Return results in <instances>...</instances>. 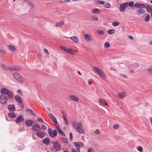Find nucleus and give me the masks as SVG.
I'll return each instance as SVG.
<instances>
[{
    "label": "nucleus",
    "mask_w": 152,
    "mask_h": 152,
    "mask_svg": "<svg viewBox=\"0 0 152 152\" xmlns=\"http://www.w3.org/2000/svg\"><path fill=\"white\" fill-rule=\"evenodd\" d=\"M72 124L77 132L81 134H83L85 133L84 130L82 128V124L80 123H77L75 121H73Z\"/></svg>",
    "instance_id": "1"
},
{
    "label": "nucleus",
    "mask_w": 152,
    "mask_h": 152,
    "mask_svg": "<svg viewBox=\"0 0 152 152\" xmlns=\"http://www.w3.org/2000/svg\"><path fill=\"white\" fill-rule=\"evenodd\" d=\"M93 70L94 73L98 74L101 77L104 79H106L107 78V76L104 72L98 67L96 66H94Z\"/></svg>",
    "instance_id": "2"
},
{
    "label": "nucleus",
    "mask_w": 152,
    "mask_h": 152,
    "mask_svg": "<svg viewBox=\"0 0 152 152\" xmlns=\"http://www.w3.org/2000/svg\"><path fill=\"white\" fill-rule=\"evenodd\" d=\"M1 92L3 95H6L8 96L9 98H12L13 97V94L12 92L5 87L1 89Z\"/></svg>",
    "instance_id": "3"
},
{
    "label": "nucleus",
    "mask_w": 152,
    "mask_h": 152,
    "mask_svg": "<svg viewBox=\"0 0 152 152\" xmlns=\"http://www.w3.org/2000/svg\"><path fill=\"white\" fill-rule=\"evenodd\" d=\"M48 132L49 135L52 138H54L57 135V133L55 129H54L53 132L52 129L49 128L48 129Z\"/></svg>",
    "instance_id": "4"
},
{
    "label": "nucleus",
    "mask_w": 152,
    "mask_h": 152,
    "mask_svg": "<svg viewBox=\"0 0 152 152\" xmlns=\"http://www.w3.org/2000/svg\"><path fill=\"white\" fill-rule=\"evenodd\" d=\"M8 100L7 96L5 95H1L0 96V103L1 104H5Z\"/></svg>",
    "instance_id": "5"
},
{
    "label": "nucleus",
    "mask_w": 152,
    "mask_h": 152,
    "mask_svg": "<svg viewBox=\"0 0 152 152\" xmlns=\"http://www.w3.org/2000/svg\"><path fill=\"white\" fill-rule=\"evenodd\" d=\"M32 129L34 132H37L41 129L40 126L37 124H34L32 126Z\"/></svg>",
    "instance_id": "6"
},
{
    "label": "nucleus",
    "mask_w": 152,
    "mask_h": 152,
    "mask_svg": "<svg viewBox=\"0 0 152 152\" xmlns=\"http://www.w3.org/2000/svg\"><path fill=\"white\" fill-rule=\"evenodd\" d=\"M53 147L54 149L56 151H59L61 149V145L58 142L54 143L53 144Z\"/></svg>",
    "instance_id": "7"
},
{
    "label": "nucleus",
    "mask_w": 152,
    "mask_h": 152,
    "mask_svg": "<svg viewBox=\"0 0 152 152\" xmlns=\"http://www.w3.org/2000/svg\"><path fill=\"white\" fill-rule=\"evenodd\" d=\"M14 77L18 81L21 82H22V78L18 73H15L13 74Z\"/></svg>",
    "instance_id": "8"
},
{
    "label": "nucleus",
    "mask_w": 152,
    "mask_h": 152,
    "mask_svg": "<svg viewBox=\"0 0 152 152\" xmlns=\"http://www.w3.org/2000/svg\"><path fill=\"white\" fill-rule=\"evenodd\" d=\"M24 118L23 116L21 115L18 116L15 120V121L17 124H18L20 122H23L24 121Z\"/></svg>",
    "instance_id": "9"
},
{
    "label": "nucleus",
    "mask_w": 152,
    "mask_h": 152,
    "mask_svg": "<svg viewBox=\"0 0 152 152\" xmlns=\"http://www.w3.org/2000/svg\"><path fill=\"white\" fill-rule=\"evenodd\" d=\"M126 8H127V4H126V2L122 3L121 4L119 7L120 11L123 12L125 10Z\"/></svg>",
    "instance_id": "10"
},
{
    "label": "nucleus",
    "mask_w": 152,
    "mask_h": 152,
    "mask_svg": "<svg viewBox=\"0 0 152 152\" xmlns=\"http://www.w3.org/2000/svg\"><path fill=\"white\" fill-rule=\"evenodd\" d=\"M8 69L11 71H19L21 70V68L17 66H13L9 67Z\"/></svg>",
    "instance_id": "11"
},
{
    "label": "nucleus",
    "mask_w": 152,
    "mask_h": 152,
    "mask_svg": "<svg viewBox=\"0 0 152 152\" xmlns=\"http://www.w3.org/2000/svg\"><path fill=\"white\" fill-rule=\"evenodd\" d=\"M134 6L138 9L143 8L145 7V4L140 3H137L135 4H134Z\"/></svg>",
    "instance_id": "12"
},
{
    "label": "nucleus",
    "mask_w": 152,
    "mask_h": 152,
    "mask_svg": "<svg viewBox=\"0 0 152 152\" xmlns=\"http://www.w3.org/2000/svg\"><path fill=\"white\" fill-rule=\"evenodd\" d=\"M37 136L40 138H42L45 136V134L42 131H38L36 134Z\"/></svg>",
    "instance_id": "13"
},
{
    "label": "nucleus",
    "mask_w": 152,
    "mask_h": 152,
    "mask_svg": "<svg viewBox=\"0 0 152 152\" xmlns=\"http://www.w3.org/2000/svg\"><path fill=\"white\" fill-rule=\"evenodd\" d=\"M49 118L53 121V122L55 124H57L58 122L56 120V118L55 116L53 115L51 113H49L48 114Z\"/></svg>",
    "instance_id": "14"
},
{
    "label": "nucleus",
    "mask_w": 152,
    "mask_h": 152,
    "mask_svg": "<svg viewBox=\"0 0 152 152\" xmlns=\"http://www.w3.org/2000/svg\"><path fill=\"white\" fill-rule=\"evenodd\" d=\"M33 124V121L30 119L27 120L25 121V124L28 127L31 126Z\"/></svg>",
    "instance_id": "15"
},
{
    "label": "nucleus",
    "mask_w": 152,
    "mask_h": 152,
    "mask_svg": "<svg viewBox=\"0 0 152 152\" xmlns=\"http://www.w3.org/2000/svg\"><path fill=\"white\" fill-rule=\"evenodd\" d=\"M56 129L59 134L63 136H65V134L59 128V125H58L56 127Z\"/></svg>",
    "instance_id": "16"
},
{
    "label": "nucleus",
    "mask_w": 152,
    "mask_h": 152,
    "mask_svg": "<svg viewBox=\"0 0 152 152\" xmlns=\"http://www.w3.org/2000/svg\"><path fill=\"white\" fill-rule=\"evenodd\" d=\"M69 98L75 102H78L79 100V98L75 95H70L69 96Z\"/></svg>",
    "instance_id": "17"
},
{
    "label": "nucleus",
    "mask_w": 152,
    "mask_h": 152,
    "mask_svg": "<svg viewBox=\"0 0 152 152\" xmlns=\"http://www.w3.org/2000/svg\"><path fill=\"white\" fill-rule=\"evenodd\" d=\"M7 108L11 112L14 111L15 110V106L13 104L8 105Z\"/></svg>",
    "instance_id": "18"
},
{
    "label": "nucleus",
    "mask_w": 152,
    "mask_h": 152,
    "mask_svg": "<svg viewBox=\"0 0 152 152\" xmlns=\"http://www.w3.org/2000/svg\"><path fill=\"white\" fill-rule=\"evenodd\" d=\"M73 42L77 43L79 41L78 38L76 36H73L69 37Z\"/></svg>",
    "instance_id": "19"
},
{
    "label": "nucleus",
    "mask_w": 152,
    "mask_h": 152,
    "mask_svg": "<svg viewBox=\"0 0 152 152\" xmlns=\"http://www.w3.org/2000/svg\"><path fill=\"white\" fill-rule=\"evenodd\" d=\"M50 141V140L47 137H46L42 141L43 143L46 145H49Z\"/></svg>",
    "instance_id": "20"
},
{
    "label": "nucleus",
    "mask_w": 152,
    "mask_h": 152,
    "mask_svg": "<svg viewBox=\"0 0 152 152\" xmlns=\"http://www.w3.org/2000/svg\"><path fill=\"white\" fill-rule=\"evenodd\" d=\"M85 38L87 41H90L92 40V36L88 34H86L85 35Z\"/></svg>",
    "instance_id": "21"
},
{
    "label": "nucleus",
    "mask_w": 152,
    "mask_h": 152,
    "mask_svg": "<svg viewBox=\"0 0 152 152\" xmlns=\"http://www.w3.org/2000/svg\"><path fill=\"white\" fill-rule=\"evenodd\" d=\"M126 4H127V7H128V6L129 5V7H131L132 8V9H134L135 8V7L134 6V2L133 1H131L129 3L128 2H126Z\"/></svg>",
    "instance_id": "22"
},
{
    "label": "nucleus",
    "mask_w": 152,
    "mask_h": 152,
    "mask_svg": "<svg viewBox=\"0 0 152 152\" xmlns=\"http://www.w3.org/2000/svg\"><path fill=\"white\" fill-rule=\"evenodd\" d=\"M8 114L9 116L12 118H15L16 116L15 113L12 112L8 113Z\"/></svg>",
    "instance_id": "23"
},
{
    "label": "nucleus",
    "mask_w": 152,
    "mask_h": 152,
    "mask_svg": "<svg viewBox=\"0 0 152 152\" xmlns=\"http://www.w3.org/2000/svg\"><path fill=\"white\" fill-rule=\"evenodd\" d=\"M15 100L18 102L20 103H22V100L21 97L18 96H15Z\"/></svg>",
    "instance_id": "24"
},
{
    "label": "nucleus",
    "mask_w": 152,
    "mask_h": 152,
    "mask_svg": "<svg viewBox=\"0 0 152 152\" xmlns=\"http://www.w3.org/2000/svg\"><path fill=\"white\" fill-rule=\"evenodd\" d=\"M91 12L94 14H98L100 12L98 8L93 9L91 10Z\"/></svg>",
    "instance_id": "25"
},
{
    "label": "nucleus",
    "mask_w": 152,
    "mask_h": 152,
    "mask_svg": "<svg viewBox=\"0 0 152 152\" xmlns=\"http://www.w3.org/2000/svg\"><path fill=\"white\" fill-rule=\"evenodd\" d=\"M99 102L103 105H106L108 106L107 103L103 99H100L99 100Z\"/></svg>",
    "instance_id": "26"
},
{
    "label": "nucleus",
    "mask_w": 152,
    "mask_h": 152,
    "mask_svg": "<svg viewBox=\"0 0 152 152\" xmlns=\"http://www.w3.org/2000/svg\"><path fill=\"white\" fill-rule=\"evenodd\" d=\"M75 145L77 149V151L78 152H80V149L79 144L78 142H74Z\"/></svg>",
    "instance_id": "27"
},
{
    "label": "nucleus",
    "mask_w": 152,
    "mask_h": 152,
    "mask_svg": "<svg viewBox=\"0 0 152 152\" xmlns=\"http://www.w3.org/2000/svg\"><path fill=\"white\" fill-rule=\"evenodd\" d=\"M125 95L126 94L124 92H121L118 94V96L119 98H122L125 96Z\"/></svg>",
    "instance_id": "28"
},
{
    "label": "nucleus",
    "mask_w": 152,
    "mask_h": 152,
    "mask_svg": "<svg viewBox=\"0 0 152 152\" xmlns=\"http://www.w3.org/2000/svg\"><path fill=\"white\" fill-rule=\"evenodd\" d=\"M115 30L114 29H111L108 30L107 33L109 34H112L115 33Z\"/></svg>",
    "instance_id": "29"
},
{
    "label": "nucleus",
    "mask_w": 152,
    "mask_h": 152,
    "mask_svg": "<svg viewBox=\"0 0 152 152\" xmlns=\"http://www.w3.org/2000/svg\"><path fill=\"white\" fill-rule=\"evenodd\" d=\"M151 18L150 15L148 14L147 15L145 19V22H148L150 20V19Z\"/></svg>",
    "instance_id": "30"
},
{
    "label": "nucleus",
    "mask_w": 152,
    "mask_h": 152,
    "mask_svg": "<svg viewBox=\"0 0 152 152\" xmlns=\"http://www.w3.org/2000/svg\"><path fill=\"white\" fill-rule=\"evenodd\" d=\"M146 8L148 12H150V10L151 11V9L152 8L151 6L149 4H147L146 5Z\"/></svg>",
    "instance_id": "31"
},
{
    "label": "nucleus",
    "mask_w": 152,
    "mask_h": 152,
    "mask_svg": "<svg viewBox=\"0 0 152 152\" xmlns=\"http://www.w3.org/2000/svg\"><path fill=\"white\" fill-rule=\"evenodd\" d=\"M63 23L64 22L63 21H61L60 22L57 23L55 25V26L56 27H61L63 25Z\"/></svg>",
    "instance_id": "32"
},
{
    "label": "nucleus",
    "mask_w": 152,
    "mask_h": 152,
    "mask_svg": "<svg viewBox=\"0 0 152 152\" xmlns=\"http://www.w3.org/2000/svg\"><path fill=\"white\" fill-rule=\"evenodd\" d=\"M9 48L12 51H14L15 50V49L14 47L12 45H9Z\"/></svg>",
    "instance_id": "33"
},
{
    "label": "nucleus",
    "mask_w": 152,
    "mask_h": 152,
    "mask_svg": "<svg viewBox=\"0 0 152 152\" xmlns=\"http://www.w3.org/2000/svg\"><path fill=\"white\" fill-rule=\"evenodd\" d=\"M137 12L139 15H141L145 12V11L143 9H141L139 10Z\"/></svg>",
    "instance_id": "34"
},
{
    "label": "nucleus",
    "mask_w": 152,
    "mask_h": 152,
    "mask_svg": "<svg viewBox=\"0 0 152 152\" xmlns=\"http://www.w3.org/2000/svg\"><path fill=\"white\" fill-rule=\"evenodd\" d=\"M97 1L96 2L99 4L102 5H103L105 3V2L102 1H100L99 0H96Z\"/></svg>",
    "instance_id": "35"
},
{
    "label": "nucleus",
    "mask_w": 152,
    "mask_h": 152,
    "mask_svg": "<svg viewBox=\"0 0 152 152\" xmlns=\"http://www.w3.org/2000/svg\"><path fill=\"white\" fill-rule=\"evenodd\" d=\"M27 111L29 113L31 114L32 115H35V114L33 113V112L30 109H27Z\"/></svg>",
    "instance_id": "36"
},
{
    "label": "nucleus",
    "mask_w": 152,
    "mask_h": 152,
    "mask_svg": "<svg viewBox=\"0 0 152 152\" xmlns=\"http://www.w3.org/2000/svg\"><path fill=\"white\" fill-rule=\"evenodd\" d=\"M110 47V44L109 42H106L104 44V47L105 48H108Z\"/></svg>",
    "instance_id": "37"
},
{
    "label": "nucleus",
    "mask_w": 152,
    "mask_h": 152,
    "mask_svg": "<svg viewBox=\"0 0 152 152\" xmlns=\"http://www.w3.org/2000/svg\"><path fill=\"white\" fill-rule=\"evenodd\" d=\"M97 32L100 34H104V31L103 30H98L97 31Z\"/></svg>",
    "instance_id": "38"
},
{
    "label": "nucleus",
    "mask_w": 152,
    "mask_h": 152,
    "mask_svg": "<svg viewBox=\"0 0 152 152\" xmlns=\"http://www.w3.org/2000/svg\"><path fill=\"white\" fill-rule=\"evenodd\" d=\"M104 7L106 8H109L111 7L110 4L109 3H107L104 5Z\"/></svg>",
    "instance_id": "39"
},
{
    "label": "nucleus",
    "mask_w": 152,
    "mask_h": 152,
    "mask_svg": "<svg viewBox=\"0 0 152 152\" xmlns=\"http://www.w3.org/2000/svg\"><path fill=\"white\" fill-rule=\"evenodd\" d=\"M120 24L118 22H114L112 23V25L113 26H118Z\"/></svg>",
    "instance_id": "40"
},
{
    "label": "nucleus",
    "mask_w": 152,
    "mask_h": 152,
    "mask_svg": "<svg viewBox=\"0 0 152 152\" xmlns=\"http://www.w3.org/2000/svg\"><path fill=\"white\" fill-rule=\"evenodd\" d=\"M65 52H67V53H69V54H72V50L70 49H68V48H67Z\"/></svg>",
    "instance_id": "41"
},
{
    "label": "nucleus",
    "mask_w": 152,
    "mask_h": 152,
    "mask_svg": "<svg viewBox=\"0 0 152 152\" xmlns=\"http://www.w3.org/2000/svg\"><path fill=\"white\" fill-rule=\"evenodd\" d=\"M62 141L64 143H68V140L66 138H62Z\"/></svg>",
    "instance_id": "42"
},
{
    "label": "nucleus",
    "mask_w": 152,
    "mask_h": 152,
    "mask_svg": "<svg viewBox=\"0 0 152 152\" xmlns=\"http://www.w3.org/2000/svg\"><path fill=\"white\" fill-rule=\"evenodd\" d=\"M92 19L94 21H97L99 19L98 17H96L95 16L92 17Z\"/></svg>",
    "instance_id": "43"
},
{
    "label": "nucleus",
    "mask_w": 152,
    "mask_h": 152,
    "mask_svg": "<svg viewBox=\"0 0 152 152\" xmlns=\"http://www.w3.org/2000/svg\"><path fill=\"white\" fill-rule=\"evenodd\" d=\"M27 4L32 7H33L34 6V4L31 1H28Z\"/></svg>",
    "instance_id": "44"
},
{
    "label": "nucleus",
    "mask_w": 152,
    "mask_h": 152,
    "mask_svg": "<svg viewBox=\"0 0 152 152\" xmlns=\"http://www.w3.org/2000/svg\"><path fill=\"white\" fill-rule=\"evenodd\" d=\"M63 119L64 120L65 122L66 123V124L67 125V124H68V121L67 120L66 118L64 117V115L63 116Z\"/></svg>",
    "instance_id": "45"
},
{
    "label": "nucleus",
    "mask_w": 152,
    "mask_h": 152,
    "mask_svg": "<svg viewBox=\"0 0 152 152\" xmlns=\"http://www.w3.org/2000/svg\"><path fill=\"white\" fill-rule=\"evenodd\" d=\"M120 76L124 78H126L127 77V76L126 75L124 74H121L120 75Z\"/></svg>",
    "instance_id": "46"
},
{
    "label": "nucleus",
    "mask_w": 152,
    "mask_h": 152,
    "mask_svg": "<svg viewBox=\"0 0 152 152\" xmlns=\"http://www.w3.org/2000/svg\"><path fill=\"white\" fill-rule=\"evenodd\" d=\"M0 66L4 69H6L7 68V66L3 64L2 63H1L0 65Z\"/></svg>",
    "instance_id": "47"
},
{
    "label": "nucleus",
    "mask_w": 152,
    "mask_h": 152,
    "mask_svg": "<svg viewBox=\"0 0 152 152\" xmlns=\"http://www.w3.org/2000/svg\"><path fill=\"white\" fill-rule=\"evenodd\" d=\"M94 133L96 134H99L101 133L99 129H97L95 131Z\"/></svg>",
    "instance_id": "48"
},
{
    "label": "nucleus",
    "mask_w": 152,
    "mask_h": 152,
    "mask_svg": "<svg viewBox=\"0 0 152 152\" xmlns=\"http://www.w3.org/2000/svg\"><path fill=\"white\" fill-rule=\"evenodd\" d=\"M137 150L140 152H142L143 151V148L142 147H139Z\"/></svg>",
    "instance_id": "49"
},
{
    "label": "nucleus",
    "mask_w": 152,
    "mask_h": 152,
    "mask_svg": "<svg viewBox=\"0 0 152 152\" xmlns=\"http://www.w3.org/2000/svg\"><path fill=\"white\" fill-rule=\"evenodd\" d=\"M148 71L152 74V66H151L148 70Z\"/></svg>",
    "instance_id": "50"
},
{
    "label": "nucleus",
    "mask_w": 152,
    "mask_h": 152,
    "mask_svg": "<svg viewBox=\"0 0 152 152\" xmlns=\"http://www.w3.org/2000/svg\"><path fill=\"white\" fill-rule=\"evenodd\" d=\"M60 48L63 50L65 52L66 51V49H67V48H66L64 47H61Z\"/></svg>",
    "instance_id": "51"
},
{
    "label": "nucleus",
    "mask_w": 152,
    "mask_h": 152,
    "mask_svg": "<svg viewBox=\"0 0 152 152\" xmlns=\"http://www.w3.org/2000/svg\"><path fill=\"white\" fill-rule=\"evenodd\" d=\"M37 121L40 122H43V120L40 118H38L37 120Z\"/></svg>",
    "instance_id": "52"
},
{
    "label": "nucleus",
    "mask_w": 152,
    "mask_h": 152,
    "mask_svg": "<svg viewBox=\"0 0 152 152\" xmlns=\"http://www.w3.org/2000/svg\"><path fill=\"white\" fill-rule=\"evenodd\" d=\"M0 52L3 54H5L6 53V52L3 50H0Z\"/></svg>",
    "instance_id": "53"
},
{
    "label": "nucleus",
    "mask_w": 152,
    "mask_h": 152,
    "mask_svg": "<svg viewBox=\"0 0 152 152\" xmlns=\"http://www.w3.org/2000/svg\"><path fill=\"white\" fill-rule=\"evenodd\" d=\"M41 127L42 129H43L45 130L47 129V127L44 125H42L41 126Z\"/></svg>",
    "instance_id": "54"
},
{
    "label": "nucleus",
    "mask_w": 152,
    "mask_h": 152,
    "mask_svg": "<svg viewBox=\"0 0 152 152\" xmlns=\"http://www.w3.org/2000/svg\"><path fill=\"white\" fill-rule=\"evenodd\" d=\"M113 127L115 129H118L119 127V125L118 124L115 125Z\"/></svg>",
    "instance_id": "55"
},
{
    "label": "nucleus",
    "mask_w": 152,
    "mask_h": 152,
    "mask_svg": "<svg viewBox=\"0 0 152 152\" xmlns=\"http://www.w3.org/2000/svg\"><path fill=\"white\" fill-rule=\"evenodd\" d=\"M79 144V146L80 147H82L83 145V142H78Z\"/></svg>",
    "instance_id": "56"
},
{
    "label": "nucleus",
    "mask_w": 152,
    "mask_h": 152,
    "mask_svg": "<svg viewBox=\"0 0 152 152\" xmlns=\"http://www.w3.org/2000/svg\"><path fill=\"white\" fill-rule=\"evenodd\" d=\"M69 139L71 140H72V138H73L72 133H70L69 134Z\"/></svg>",
    "instance_id": "57"
},
{
    "label": "nucleus",
    "mask_w": 152,
    "mask_h": 152,
    "mask_svg": "<svg viewBox=\"0 0 152 152\" xmlns=\"http://www.w3.org/2000/svg\"><path fill=\"white\" fill-rule=\"evenodd\" d=\"M88 152H94V151L93 149L90 148L88 150Z\"/></svg>",
    "instance_id": "58"
},
{
    "label": "nucleus",
    "mask_w": 152,
    "mask_h": 152,
    "mask_svg": "<svg viewBox=\"0 0 152 152\" xmlns=\"http://www.w3.org/2000/svg\"><path fill=\"white\" fill-rule=\"evenodd\" d=\"M72 152H77L76 149L75 148H72L71 150Z\"/></svg>",
    "instance_id": "59"
},
{
    "label": "nucleus",
    "mask_w": 152,
    "mask_h": 152,
    "mask_svg": "<svg viewBox=\"0 0 152 152\" xmlns=\"http://www.w3.org/2000/svg\"><path fill=\"white\" fill-rule=\"evenodd\" d=\"M23 131V129L22 128H21V127H19V130H18L19 132H20L22 131Z\"/></svg>",
    "instance_id": "60"
},
{
    "label": "nucleus",
    "mask_w": 152,
    "mask_h": 152,
    "mask_svg": "<svg viewBox=\"0 0 152 152\" xmlns=\"http://www.w3.org/2000/svg\"><path fill=\"white\" fill-rule=\"evenodd\" d=\"M44 52L45 53H46L48 52V51L47 49H44Z\"/></svg>",
    "instance_id": "61"
},
{
    "label": "nucleus",
    "mask_w": 152,
    "mask_h": 152,
    "mask_svg": "<svg viewBox=\"0 0 152 152\" xmlns=\"http://www.w3.org/2000/svg\"><path fill=\"white\" fill-rule=\"evenodd\" d=\"M129 37L130 39H132V40L133 39H134L133 37L132 36H129Z\"/></svg>",
    "instance_id": "62"
},
{
    "label": "nucleus",
    "mask_w": 152,
    "mask_h": 152,
    "mask_svg": "<svg viewBox=\"0 0 152 152\" xmlns=\"http://www.w3.org/2000/svg\"><path fill=\"white\" fill-rule=\"evenodd\" d=\"M88 84L89 85H91V84L92 83V82L91 81H88Z\"/></svg>",
    "instance_id": "63"
},
{
    "label": "nucleus",
    "mask_w": 152,
    "mask_h": 152,
    "mask_svg": "<svg viewBox=\"0 0 152 152\" xmlns=\"http://www.w3.org/2000/svg\"><path fill=\"white\" fill-rule=\"evenodd\" d=\"M37 56L39 57H40L41 56V55L40 53H38Z\"/></svg>",
    "instance_id": "64"
}]
</instances>
